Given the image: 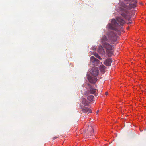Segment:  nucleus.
I'll return each instance as SVG.
<instances>
[{
    "mask_svg": "<svg viewBox=\"0 0 146 146\" xmlns=\"http://www.w3.org/2000/svg\"><path fill=\"white\" fill-rule=\"evenodd\" d=\"M99 111L98 110H97V112H96V113H98V112H99Z\"/></svg>",
    "mask_w": 146,
    "mask_h": 146,
    "instance_id": "nucleus-18",
    "label": "nucleus"
},
{
    "mask_svg": "<svg viewBox=\"0 0 146 146\" xmlns=\"http://www.w3.org/2000/svg\"><path fill=\"white\" fill-rule=\"evenodd\" d=\"M96 92V89L93 88L92 87H90L89 92L90 94H94Z\"/></svg>",
    "mask_w": 146,
    "mask_h": 146,
    "instance_id": "nucleus-11",
    "label": "nucleus"
},
{
    "mask_svg": "<svg viewBox=\"0 0 146 146\" xmlns=\"http://www.w3.org/2000/svg\"><path fill=\"white\" fill-rule=\"evenodd\" d=\"M94 56L97 58H98L100 60H102V58L100 57L98 55V53H95L94 54Z\"/></svg>",
    "mask_w": 146,
    "mask_h": 146,
    "instance_id": "nucleus-15",
    "label": "nucleus"
},
{
    "mask_svg": "<svg viewBox=\"0 0 146 146\" xmlns=\"http://www.w3.org/2000/svg\"><path fill=\"white\" fill-rule=\"evenodd\" d=\"M108 92H105V95H108Z\"/></svg>",
    "mask_w": 146,
    "mask_h": 146,
    "instance_id": "nucleus-17",
    "label": "nucleus"
},
{
    "mask_svg": "<svg viewBox=\"0 0 146 146\" xmlns=\"http://www.w3.org/2000/svg\"><path fill=\"white\" fill-rule=\"evenodd\" d=\"M81 109L82 111L84 113L88 112V113L92 112L91 110L87 107H84L83 108L82 107Z\"/></svg>",
    "mask_w": 146,
    "mask_h": 146,
    "instance_id": "nucleus-9",
    "label": "nucleus"
},
{
    "mask_svg": "<svg viewBox=\"0 0 146 146\" xmlns=\"http://www.w3.org/2000/svg\"><path fill=\"white\" fill-rule=\"evenodd\" d=\"M117 20L118 22L116 21L115 19H113L111 21V23L107 25L108 28L114 30L117 33H115L114 31H111L108 32V35L109 39H108L105 35H103L101 39V43L102 45L103 44L107 42H110V43L116 44L117 42L116 41L118 37V35H119L121 31H123L122 28L119 29L120 25L122 26L125 23L124 20L122 19L120 17L117 18Z\"/></svg>",
    "mask_w": 146,
    "mask_h": 146,
    "instance_id": "nucleus-1",
    "label": "nucleus"
},
{
    "mask_svg": "<svg viewBox=\"0 0 146 146\" xmlns=\"http://www.w3.org/2000/svg\"><path fill=\"white\" fill-rule=\"evenodd\" d=\"M58 137H59V136H56L54 137L53 138V139L54 140V139H56Z\"/></svg>",
    "mask_w": 146,
    "mask_h": 146,
    "instance_id": "nucleus-16",
    "label": "nucleus"
},
{
    "mask_svg": "<svg viewBox=\"0 0 146 146\" xmlns=\"http://www.w3.org/2000/svg\"><path fill=\"white\" fill-rule=\"evenodd\" d=\"M94 99V97L92 95H90L87 97V99L89 101V102L92 101Z\"/></svg>",
    "mask_w": 146,
    "mask_h": 146,
    "instance_id": "nucleus-14",
    "label": "nucleus"
},
{
    "mask_svg": "<svg viewBox=\"0 0 146 146\" xmlns=\"http://www.w3.org/2000/svg\"><path fill=\"white\" fill-rule=\"evenodd\" d=\"M82 103L83 104L86 106H88L90 105V102H88L86 99L82 98Z\"/></svg>",
    "mask_w": 146,
    "mask_h": 146,
    "instance_id": "nucleus-10",
    "label": "nucleus"
},
{
    "mask_svg": "<svg viewBox=\"0 0 146 146\" xmlns=\"http://www.w3.org/2000/svg\"><path fill=\"white\" fill-rule=\"evenodd\" d=\"M112 62V60L111 59L109 58L106 60L104 63L106 66H111Z\"/></svg>",
    "mask_w": 146,
    "mask_h": 146,
    "instance_id": "nucleus-8",
    "label": "nucleus"
},
{
    "mask_svg": "<svg viewBox=\"0 0 146 146\" xmlns=\"http://www.w3.org/2000/svg\"><path fill=\"white\" fill-rule=\"evenodd\" d=\"M88 79L89 82L92 83H95L97 81L96 78L90 76H88Z\"/></svg>",
    "mask_w": 146,
    "mask_h": 146,
    "instance_id": "nucleus-7",
    "label": "nucleus"
},
{
    "mask_svg": "<svg viewBox=\"0 0 146 146\" xmlns=\"http://www.w3.org/2000/svg\"><path fill=\"white\" fill-rule=\"evenodd\" d=\"M105 67L103 65H101L100 67V70L101 72L103 73L105 72Z\"/></svg>",
    "mask_w": 146,
    "mask_h": 146,
    "instance_id": "nucleus-13",
    "label": "nucleus"
},
{
    "mask_svg": "<svg viewBox=\"0 0 146 146\" xmlns=\"http://www.w3.org/2000/svg\"><path fill=\"white\" fill-rule=\"evenodd\" d=\"M125 1H131L132 3L127 7L125 4L123 3V6L121 8V15L126 19H129L130 17L129 10L132 8H135L137 3V0H124Z\"/></svg>",
    "mask_w": 146,
    "mask_h": 146,
    "instance_id": "nucleus-2",
    "label": "nucleus"
},
{
    "mask_svg": "<svg viewBox=\"0 0 146 146\" xmlns=\"http://www.w3.org/2000/svg\"><path fill=\"white\" fill-rule=\"evenodd\" d=\"M90 73L93 76H96L99 74V71L97 67H94L92 68L91 70Z\"/></svg>",
    "mask_w": 146,
    "mask_h": 146,
    "instance_id": "nucleus-5",
    "label": "nucleus"
},
{
    "mask_svg": "<svg viewBox=\"0 0 146 146\" xmlns=\"http://www.w3.org/2000/svg\"><path fill=\"white\" fill-rule=\"evenodd\" d=\"M102 46L106 49L108 56H111L113 54L112 46L108 42L103 44Z\"/></svg>",
    "mask_w": 146,
    "mask_h": 146,
    "instance_id": "nucleus-3",
    "label": "nucleus"
},
{
    "mask_svg": "<svg viewBox=\"0 0 146 146\" xmlns=\"http://www.w3.org/2000/svg\"><path fill=\"white\" fill-rule=\"evenodd\" d=\"M91 62H92L94 66H97L99 63V61L94 57L92 56L90 58Z\"/></svg>",
    "mask_w": 146,
    "mask_h": 146,
    "instance_id": "nucleus-6",
    "label": "nucleus"
},
{
    "mask_svg": "<svg viewBox=\"0 0 146 146\" xmlns=\"http://www.w3.org/2000/svg\"><path fill=\"white\" fill-rule=\"evenodd\" d=\"M98 52L101 54H104L105 52V51L103 49V47L102 46H100L98 48Z\"/></svg>",
    "mask_w": 146,
    "mask_h": 146,
    "instance_id": "nucleus-12",
    "label": "nucleus"
},
{
    "mask_svg": "<svg viewBox=\"0 0 146 146\" xmlns=\"http://www.w3.org/2000/svg\"><path fill=\"white\" fill-rule=\"evenodd\" d=\"M86 137H89L94 134L93 125H91L87 127L85 130Z\"/></svg>",
    "mask_w": 146,
    "mask_h": 146,
    "instance_id": "nucleus-4",
    "label": "nucleus"
}]
</instances>
